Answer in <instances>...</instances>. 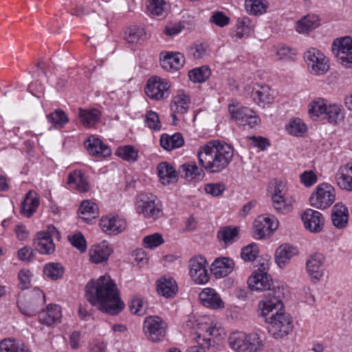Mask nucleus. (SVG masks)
<instances>
[{
  "label": "nucleus",
  "instance_id": "nucleus-1",
  "mask_svg": "<svg viewBox=\"0 0 352 352\" xmlns=\"http://www.w3.org/2000/svg\"><path fill=\"white\" fill-rule=\"evenodd\" d=\"M87 300L101 311L115 316L124 307L115 282L109 275L101 276L87 283L85 287Z\"/></svg>",
  "mask_w": 352,
  "mask_h": 352
},
{
  "label": "nucleus",
  "instance_id": "nucleus-2",
  "mask_svg": "<svg viewBox=\"0 0 352 352\" xmlns=\"http://www.w3.org/2000/svg\"><path fill=\"white\" fill-rule=\"evenodd\" d=\"M234 148L219 140H211L201 146L197 152L199 164L210 173H218L231 163Z\"/></svg>",
  "mask_w": 352,
  "mask_h": 352
},
{
  "label": "nucleus",
  "instance_id": "nucleus-3",
  "mask_svg": "<svg viewBox=\"0 0 352 352\" xmlns=\"http://www.w3.org/2000/svg\"><path fill=\"white\" fill-rule=\"evenodd\" d=\"M229 345L236 352H258L262 350L264 343L257 332H234L229 337Z\"/></svg>",
  "mask_w": 352,
  "mask_h": 352
},
{
  "label": "nucleus",
  "instance_id": "nucleus-4",
  "mask_svg": "<svg viewBox=\"0 0 352 352\" xmlns=\"http://www.w3.org/2000/svg\"><path fill=\"white\" fill-rule=\"evenodd\" d=\"M269 323V332L276 339L283 338L293 330L292 318L284 311H277L271 316L265 318Z\"/></svg>",
  "mask_w": 352,
  "mask_h": 352
},
{
  "label": "nucleus",
  "instance_id": "nucleus-5",
  "mask_svg": "<svg viewBox=\"0 0 352 352\" xmlns=\"http://www.w3.org/2000/svg\"><path fill=\"white\" fill-rule=\"evenodd\" d=\"M45 303V295L43 292L35 288L25 294L19 296L17 301L20 311L26 316L35 315L38 309Z\"/></svg>",
  "mask_w": 352,
  "mask_h": 352
},
{
  "label": "nucleus",
  "instance_id": "nucleus-6",
  "mask_svg": "<svg viewBox=\"0 0 352 352\" xmlns=\"http://www.w3.org/2000/svg\"><path fill=\"white\" fill-rule=\"evenodd\" d=\"M305 60L310 73L316 76L326 74L329 69V58L316 48L309 49L304 55Z\"/></svg>",
  "mask_w": 352,
  "mask_h": 352
},
{
  "label": "nucleus",
  "instance_id": "nucleus-7",
  "mask_svg": "<svg viewBox=\"0 0 352 352\" xmlns=\"http://www.w3.org/2000/svg\"><path fill=\"white\" fill-rule=\"evenodd\" d=\"M336 200V190L327 183L318 185L311 194L309 201L311 205L320 210L330 207Z\"/></svg>",
  "mask_w": 352,
  "mask_h": 352
},
{
  "label": "nucleus",
  "instance_id": "nucleus-8",
  "mask_svg": "<svg viewBox=\"0 0 352 352\" xmlns=\"http://www.w3.org/2000/svg\"><path fill=\"white\" fill-rule=\"evenodd\" d=\"M228 111L231 118L239 125L254 128L261 122L256 112L248 107L230 104Z\"/></svg>",
  "mask_w": 352,
  "mask_h": 352
},
{
  "label": "nucleus",
  "instance_id": "nucleus-9",
  "mask_svg": "<svg viewBox=\"0 0 352 352\" xmlns=\"http://www.w3.org/2000/svg\"><path fill=\"white\" fill-rule=\"evenodd\" d=\"M157 201V197L153 194H141L136 204L138 213L147 219H159L163 212Z\"/></svg>",
  "mask_w": 352,
  "mask_h": 352
},
{
  "label": "nucleus",
  "instance_id": "nucleus-10",
  "mask_svg": "<svg viewBox=\"0 0 352 352\" xmlns=\"http://www.w3.org/2000/svg\"><path fill=\"white\" fill-rule=\"evenodd\" d=\"M270 267L268 260L261 264L257 271L254 272L248 278V284L252 291L264 292L271 290L272 278L266 270Z\"/></svg>",
  "mask_w": 352,
  "mask_h": 352
},
{
  "label": "nucleus",
  "instance_id": "nucleus-11",
  "mask_svg": "<svg viewBox=\"0 0 352 352\" xmlns=\"http://www.w3.org/2000/svg\"><path fill=\"white\" fill-rule=\"evenodd\" d=\"M333 51L342 65L352 67V38L344 36L335 39L332 43Z\"/></svg>",
  "mask_w": 352,
  "mask_h": 352
},
{
  "label": "nucleus",
  "instance_id": "nucleus-12",
  "mask_svg": "<svg viewBox=\"0 0 352 352\" xmlns=\"http://www.w3.org/2000/svg\"><path fill=\"white\" fill-rule=\"evenodd\" d=\"M169 89L170 84L168 80L158 76H153L147 81L145 92L151 99L162 100L169 96Z\"/></svg>",
  "mask_w": 352,
  "mask_h": 352
},
{
  "label": "nucleus",
  "instance_id": "nucleus-13",
  "mask_svg": "<svg viewBox=\"0 0 352 352\" xmlns=\"http://www.w3.org/2000/svg\"><path fill=\"white\" fill-rule=\"evenodd\" d=\"M206 259L201 256H197L190 259L188 262L189 275L197 284L203 285L208 282L210 276L207 270Z\"/></svg>",
  "mask_w": 352,
  "mask_h": 352
},
{
  "label": "nucleus",
  "instance_id": "nucleus-14",
  "mask_svg": "<svg viewBox=\"0 0 352 352\" xmlns=\"http://www.w3.org/2000/svg\"><path fill=\"white\" fill-rule=\"evenodd\" d=\"M146 337L153 342L162 340L166 335V323L157 316L146 318L143 324Z\"/></svg>",
  "mask_w": 352,
  "mask_h": 352
},
{
  "label": "nucleus",
  "instance_id": "nucleus-15",
  "mask_svg": "<svg viewBox=\"0 0 352 352\" xmlns=\"http://www.w3.org/2000/svg\"><path fill=\"white\" fill-rule=\"evenodd\" d=\"M272 199L273 206L277 212L287 214L292 211L295 201L292 197L287 195L283 185L278 184L275 187Z\"/></svg>",
  "mask_w": 352,
  "mask_h": 352
},
{
  "label": "nucleus",
  "instance_id": "nucleus-16",
  "mask_svg": "<svg viewBox=\"0 0 352 352\" xmlns=\"http://www.w3.org/2000/svg\"><path fill=\"white\" fill-rule=\"evenodd\" d=\"M99 226L107 234L117 235L126 229V222L119 216L107 215L100 219Z\"/></svg>",
  "mask_w": 352,
  "mask_h": 352
},
{
  "label": "nucleus",
  "instance_id": "nucleus-17",
  "mask_svg": "<svg viewBox=\"0 0 352 352\" xmlns=\"http://www.w3.org/2000/svg\"><path fill=\"white\" fill-rule=\"evenodd\" d=\"M278 228V221L274 217H259L254 223V236L262 239Z\"/></svg>",
  "mask_w": 352,
  "mask_h": 352
},
{
  "label": "nucleus",
  "instance_id": "nucleus-18",
  "mask_svg": "<svg viewBox=\"0 0 352 352\" xmlns=\"http://www.w3.org/2000/svg\"><path fill=\"white\" fill-rule=\"evenodd\" d=\"M305 228L311 232H320L324 226V218L318 211L307 209L301 214Z\"/></svg>",
  "mask_w": 352,
  "mask_h": 352
},
{
  "label": "nucleus",
  "instance_id": "nucleus-19",
  "mask_svg": "<svg viewBox=\"0 0 352 352\" xmlns=\"http://www.w3.org/2000/svg\"><path fill=\"white\" fill-rule=\"evenodd\" d=\"M201 304L206 307L218 310L225 307V302L217 292L210 287H206L202 289L199 295Z\"/></svg>",
  "mask_w": 352,
  "mask_h": 352
},
{
  "label": "nucleus",
  "instance_id": "nucleus-20",
  "mask_svg": "<svg viewBox=\"0 0 352 352\" xmlns=\"http://www.w3.org/2000/svg\"><path fill=\"white\" fill-rule=\"evenodd\" d=\"M324 261V256L320 253H314L311 255L306 262L307 271L314 282H318L322 277L324 272L322 268Z\"/></svg>",
  "mask_w": 352,
  "mask_h": 352
},
{
  "label": "nucleus",
  "instance_id": "nucleus-21",
  "mask_svg": "<svg viewBox=\"0 0 352 352\" xmlns=\"http://www.w3.org/2000/svg\"><path fill=\"white\" fill-rule=\"evenodd\" d=\"M335 179L339 188L346 192H352V162L341 165L338 169Z\"/></svg>",
  "mask_w": 352,
  "mask_h": 352
},
{
  "label": "nucleus",
  "instance_id": "nucleus-22",
  "mask_svg": "<svg viewBox=\"0 0 352 352\" xmlns=\"http://www.w3.org/2000/svg\"><path fill=\"white\" fill-rule=\"evenodd\" d=\"M190 97L183 90L177 91L176 95L173 98L170 104L171 116L174 124L177 120L176 114H184L187 112L190 104Z\"/></svg>",
  "mask_w": 352,
  "mask_h": 352
},
{
  "label": "nucleus",
  "instance_id": "nucleus-23",
  "mask_svg": "<svg viewBox=\"0 0 352 352\" xmlns=\"http://www.w3.org/2000/svg\"><path fill=\"white\" fill-rule=\"evenodd\" d=\"M85 145L89 155L95 157L104 158L111 153V148L95 136L89 137Z\"/></svg>",
  "mask_w": 352,
  "mask_h": 352
},
{
  "label": "nucleus",
  "instance_id": "nucleus-24",
  "mask_svg": "<svg viewBox=\"0 0 352 352\" xmlns=\"http://www.w3.org/2000/svg\"><path fill=\"white\" fill-rule=\"evenodd\" d=\"M112 252L111 246L105 241L99 244L94 245L89 251L90 261L96 264L106 262Z\"/></svg>",
  "mask_w": 352,
  "mask_h": 352
},
{
  "label": "nucleus",
  "instance_id": "nucleus-25",
  "mask_svg": "<svg viewBox=\"0 0 352 352\" xmlns=\"http://www.w3.org/2000/svg\"><path fill=\"white\" fill-rule=\"evenodd\" d=\"M234 265L233 259L229 257H219L211 265V272L216 278L226 277L233 271Z\"/></svg>",
  "mask_w": 352,
  "mask_h": 352
},
{
  "label": "nucleus",
  "instance_id": "nucleus-26",
  "mask_svg": "<svg viewBox=\"0 0 352 352\" xmlns=\"http://www.w3.org/2000/svg\"><path fill=\"white\" fill-rule=\"evenodd\" d=\"M349 211L346 206L342 203L336 204L331 210V221L338 229L346 227L349 222Z\"/></svg>",
  "mask_w": 352,
  "mask_h": 352
},
{
  "label": "nucleus",
  "instance_id": "nucleus-27",
  "mask_svg": "<svg viewBox=\"0 0 352 352\" xmlns=\"http://www.w3.org/2000/svg\"><path fill=\"white\" fill-rule=\"evenodd\" d=\"M258 308L261 311L260 315L267 318L273 311L275 313L282 311L283 303L280 298L270 293L269 298H266L258 303Z\"/></svg>",
  "mask_w": 352,
  "mask_h": 352
},
{
  "label": "nucleus",
  "instance_id": "nucleus-28",
  "mask_svg": "<svg viewBox=\"0 0 352 352\" xmlns=\"http://www.w3.org/2000/svg\"><path fill=\"white\" fill-rule=\"evenodd\" d=\"M216 331L215 327L210 326L207 328L206 335H201L199 332L195 333L193 340H195L197 345L190 347L188 349V352H205V349L210 347L211 338Z\"/></svg>",
  "mask_w": 352,
  "mask_h": 352
},
{
  "label": "nucleus",
  "instance_id": "nucleus-29",
  "mask_svg": "<svg viewBox=\"0 0 352 352\" xmlns=\"http://www.w3.org/2000/svg\"><path fill=\"white\" fill-rule=\"evenodd\" d=\"M36 250L41 254H49L55 250L52 236L47 232H40L34 241Z\"/></svg>",
  "mask_w": 352,
  "mask_h": 352
},
{
  "label": "nucleus",
  "instance_id": "nucleus-30",
  "mask_svg": "<svg viewBox=\"0 0 352 352\" xmlns=\"http://www.w3.org/2000/svg\"><path fill=\"white\" fill-rule=\"evenodd\" d=\"M39 204L38 194L33 190H29L21 203V213L29 218L36 211Z\"/></svg>",
  "mask_w": 352,
  "mask_h": 352
},
{
  "label": "nucleus",
  "instance_id": "nucleus-31",
  "mask_svg": "<svg viewBox=\"0 0 352 352\" xmlns=\"http://www.w3.org/2000/svg\"><path fill=\"white\" fill-rule=\"evenodd\" d=\"M61 316V309L57 305H49L38 315L40 322L47 326L60 322Z\"/></svg>",
  "mask_w": 352,
  "mask_h": 352
},
{
  "label": "nucleus",
  "instance_id": "nucleus-32",
  "mask_svg": "<svg viewBox=\"0 0 352 352\" xmlns=\"http://www.w3.org/2000/svg\"><path fill=\"white\" fill-rule=\"evenodd\" d=\"M157 173L162 184L169 185L177 181L178 175L175 168L169 163L164 162L157 165Z\"/></svg>",
  "mask_w": 352,
  "mask_h": 352
},
{
  "label": "nucleus",
  "instance_id": "nucleus-33",
  "mask_svg": "<svg viewBox=\"0 0 352 352\" xmlns=\"http://www.w3.org/2000/svg\"><path fill=\"white\" fill-rule=\"evenodd\" d=\"M297 250L288 244H284L278 247L276 250V263L279 267L283 268L288 263L289 260L296 254Z\"/></svg>",
  "mask_w": 352,
  "mask_h": 352
},
{
  "label": "nucleus",
  "instance_id": "nucleus-34",
  "mask_svg": "<svg viewBox=\"0 0 352 352\" xmlns=\"http://www.w3.org/2000/svg\"><path fill=\"white\" fill-rule=\"evenodd\" d=\"M252 97L256 103L264 107L273 101V96L269 86L265 85H256L253 89Z\"/></svg>",
  "mask_w": 352,
  "mask_h": 352
},
{
  "label": "nucleus",
  "instance_id": "nucleus-35",
  "mask_svg": "<svg viewBox=\"0 0 352 352\" xmlns=\"http://www.w3.org/2000/svg\"><path fill=\"white\" fill-rule=\"evenodd\" d=\"M68 185L72 188L76 189L80 192H87L89 190V185L80 170H75L68 176Z\"/></svg>",
  "mask_w": 352,
  "mask_h": 352
},
{
  "label": "nucleus",
  "instance_id": "nucleus-36",
  "mask_svg": "<svg viewBox=\"0 0 352 352\" xmlns=\"http://www.w3.org/2000/svg\"><path fill=\"white\" fill-rule=\"evenodd\" d=\"M184 56L179 52L167 53L161 58V65L167 70H177L184 65Z\"/></svg>",
  "mask_w": 352,
  "mask_h": 352
},
{
  "label": "nucleus",
  "instance_id": "nucleus-37",
  "mask_svg": "<svg viewBox=\"0 0 352 352\" xmlns=\"http://www.w3.org/2000/svg\"><path fill=\"white\" fill-rule=\"evenodd\" d=\"M78 118L80 123L87 128H91L99 121L100 112L96 109H79Z\"/></svg>",
  "mask_w": 352,
  "mask_h": 352
},
{
  "label": "nucleus",
  "instance_id": "nucleus-38",
  "mask_svg": "<svg viewBox=\"0 0 352 352\" xmlns=\"http://www.w3.org/2000/svg\"><path fill=\"white\" fill-rule=\"evenodd\" d=\"M157 292L166 298H171L177 292V285L173 278H162L157 281Z\"/></svg>",
  "mask_w": 352,
  "mask_h": 352
},
{
  "label": "nucleus",
  "instance_id": "nucleus-39",
  "mask_svg": "<svg viewBox=\"0 0 352 352\" xmlns=\"http://www.w3.org/2000/svg\"><path fill=\"white\" fill-rule=\"evenodd\" d=\"M184 138L179 133H175L173 135L163 134L160 138V145L166 151H171L180 148L184 145Z\"/></svg>",
  "mask_w": 352,
  "mask_h": 352
},
{
  "label": "nucleus",
  "instance_id": "nucleus-40",
  "mask_svg": "<svg viewBox=\"0 0 352 352\" xmlns=\"http://www.w3.org/2000/svg\"><path fill=\"white\" fill-rule=\"evenodd\" d=\"M0 352H30V350L25 343L7 338L0 342Z\"/></svg>",
  "mask_w": 352,
  "mask_h": 352
},
{
  "label": "nucleus",
  "instance_id": "nucleus-41",
  "mask_svg": "<svg viewBox=\"0 0 352 352\" xmlns=\"http://www.w3.org/2000/svg\"><path fill=\"white\" fill-rule=\"evenodd\" d=\"M286 131L295 137H303L307 132V126L298 118L291 119L285 126Z\"/></svg>",
  "mask_w": 352,
  "mask_h": 352
},
{
  "label": "nucleus",
  "instance_id": "nucleus-42",
  "mask_svg": "<svg viewBox=\"0 0 352 352\" xmlns=\"http://www.w3.org/2000/svg\"><path fill=\"white\" fill-rule=\"evenodd\" d=\"M269 3L266 0H245L246 11L252 15H261L266 12Z\"/></svg>",
  "mask_w": 352,
  "mask_h": 352
},
{
  "label": "nucleus",
  "instance_id": "nucleus-43",
  "mask_svg": "<svg viewBox=\"0 0 352 352\" xmlns=\"http://www.w3.org/2000/svg\"><path fill=\"white\" fill-rule=\"evenodd\" d=\"M236 25L235 36L239 39L249 36L254 28L250 19L247 16L239 18Z\"/></svg>",
  "mask_w": 352,
  "mask_h": 352
},
{
  "label": "nucleus",
  "instance_id": "nucleus-44",
  "mask_svg": "<svg viewBox=\"0 0 352 352\" xmlns=\"http://www.w3.org/2000/svg\"><path fill=\"white\" fill-rule=\"evenodd\" d=\"M324 117L327 118L329 123L336 124L343 120L344 118V111L341 105L337 104H329L327 107Z\"/></svg>",
  "mask_w": 352,
  "mask_h": 352
},
{
  "label": "nucleus",
  "instance_id": "nucleus-45",
  "mask_svg": "<svg viewBox=\"0 0 352 352\" xmlns=\"http://www.w3.org/2000/svg\"><path fill=\"white\" fill-rule=\"evenodd\" d=\"M319 25L318 18L315 15H307L298 21L296 31L299 33L308 32Z\"/></svg>",
  "mask_w": 352,
  "mask_h": 352
},
{
  "label": "nucleus",
  "instance_id": "nucleus-46",
  "mask_svg": "<svg viewBox=\"0 0 352 352\" xmlns=\"http://www.w3.org/2000/svg\"><path fill=\"white\" fill-rule=\"evenodd\" d=\"M116 155L123 160L134 162L138 158V151L133 146L124 145L116 149Z\"/></svg>",
  "mask_w": 352,
  "mask_h": 352
},
{
  "label": "nucleus",
  "instance_id": "nucleus-47",
  "mask_svg": "<svg viewBox=\"0 0 352 352\" xmlns=\"http://www.w3.org/2000/svg\"><path fill=\"white\" fill-rule=\"evenodd\" d=\"M328 104L322 98H318L312 101L309 105V113L311 118H318L324 116L327 111Z\"/></svg>",
  "mask_w": 352,
  "mask_h": 352
},
{
  "label": "nucleus",
  "instance_id": "nucleus-48",
  "mask_svg": "<svg viewBox=\"0 0 352 352\" xmlns=\"http://www.w3.org/2000/svg\"><path fill=\"white\" fill-rule=\"evenodd\" d=\"M182 173L184 177L189 179H199L204 176L202 169L199 168L195 163H187L181 166Z\"/></svg>",
  "mask_w": 352,
  "mask_h": 352
},
{
  "label": "nucleus",
  "instance_id": "nucleus-49",
  "mask_svg": "<svg viewBox=\"0 0 352 352\" xmlns=\"http://www.w3.org/2000/svg\"><path fill=\"white\" fill-rule=\"evenodd\" d=\"M210 69L207 66L195 68L188 72V77L193 82H205L210 76Z\"/></svg>",
  "mask_w": 352,
  "mask_h": 352
},
{
  "label": "nucleus",
  "instance_id": "nucleus-50",
  "mask_svg": "<svg viewBox=\"0 0 352 352\" xmlns=\"http://www.w3.org/2000/svg\"><path fill=\"white\" fill-rule=\"evenodd\" d=\"M47 120L56 128H63L69 122L65 112L60 109L49 114Z\"/></svg>",
  "mask_w": 352,
  "mask_h": 352
},
{
  "label": "nucleus",
  "instance_id": "nucleus-51",
  "mask_svg": "<svg viewBox=\"0 0 352 352\" xmlns=\"http://www.w3.org/2000/svg\"><path fill=\"white\" fill-rule=\"evenodd\" d=\"M80 212L85 220L89 217L96 218L98 215V208L95 203L89 200L83 201L80 206Z\"/></svg>",
  "mask_w": 352,
  "mask_h": 352
},
{
  "label": "nucleus",
  "instance_id": "nucleus-52",
  "mask_svg": "<svg viewBox=\"0 0 352 352\" xmlns=\"http://www.w3.org/2000/svg\"><path fill=\"white\" fill-rule=\"evenodd\" d=\"M239 232L236 228L225 227L218 232V238L228 245L236 241Z\"/></svg>",
  "mask_w": 352,
  "mask_h": 352
},
{
  "label": "nucleus",
  "instance_id": "nucleus-53",
  "mask_svg": "<svg viewBox=\"0 0 352 352\" xmlns=\"http://www.w3.org/2000/svg\"><path fill=\"white\" fill-rule=\"evenodd\" d=\"M164 0H150L147 5V12L152 16H163L165 12Z\"/></svg>",
  "mask_w": 352,
  "mask_h": 352
},
{
  "label": "nucleus",
  "instance_id": "nucleus-54",
  "mask_svg": "<svg viewBox=\"0 0 352 352\" xmlns=\"http://www.w3.org/2000/svg\"><path fill=\"white\" fill-rule=\"evenodd\" d=\"M44 272L51 279L57 280L63 276L64 269L60 264L52 263L45 267Z\"/></svg>",
  "mask_w": 352,
  "mask_h": 352
},
{
  "label": "nucleus",
  "instance_id": "nucleus-55",
  "mask_svg": "<svg viewBox=\"0 0 352 352\" xmlns=\"http://www.w3.org/2000/svg\"><path fill=\"white\" fill-rule=\"evenodd\" d=\"M129 309L132 314L142 316L146 313L147 304L143 298L134 297L129 304Z\"/></svg>",
  "mask_w": 352,
  "mask_h": 352
},
{
  "label": "nucleus",
  "instance_id": "nucleus-56",
  "mask_svg": "<svg viewBox=\"0 0 352 352\" xmlns=\"http://www.w3.org/2000/svg\"><path fill=\"white\" fill-rule=\"evenodd\" d=\"M145 35L146 33L143 28L134 27L128 30L126 40L128 43H137L140 40H143Z\"/></svg>",
  "mask_w": 352,
  "mask_h": 352
},
{
  "label": "nucleus",
  "instance_id": "nucleus-57",
  "mask_svg": "<svg viewBox=\"0 0 352 352\" xmlns=\"http://www.w3.org/2000/svg\"><path fill=\"white\" fill-rule=\"evenodd\" d=\"M258 253V245L255 243H252L241 250V256L245 261H252L256 258Z\"/></svg>",
  "mask_w": 352,
  "mask_h": 352
},
{
  "label": "nucleus",
  "instance_id": "nucleus-58",
  "mask_svg": "<svg viewBox=\"0 0 352 352\" xmlns=\"http://www.w3.org/2000/svg\"><path fill=\"white\" fill-rule=\"evenodd\" d=\"M68 240L71 244L80 252H85L87 249L86 240L81 232H77L72 236H68Z\"/></svg>",
  "mask_w": 352,
  "mask_h": 352
},
{
  "label": "nucleus",
  "instance_id": "nucleus-59",
  "mask_svg": "<svg viewBox=\"0 0 352 352\" xmlns=\"http://www.w3.org/2000/svg\"><path fill=\"white\" fill-rule=\"evenodd\" d=\"M143 243L145 248L153 249L162 245L164 243V239L160 233H154L145 236Z\"/></svg>",
  "mask_w": 352,
  "mask_h": 352
},
{
  "label": "nucleus",
  "instance_id": "nucleus-60",
  "mask_svg": "<svg viewBox=\"0 0 352 352\" xmlns=\"http://www.w3.org/2000/svg\"><path fill=\"white\" fill-rule=\"evenodd\" d=\"M296 55V52L294 49L285 45L279 46L276 52L277 58L283 60H293Z\"/></svg>",
  "mask_w": 352,
  "mask_h": 352
},
{
  "label": "nucleus",
  "instance_id": "nucleus-61",
  "mask_svg": "<svg viewBox=\"0 0 352 352\" xmlns=\"http://www.w3.org/2000/svg\"><path fill=\"white\" fill-rule=\"evenodd\" d=\"M145 123L146 126L151 129L159 131L161 129L159 116L155 111H149L146 113L145 116Z\"/></svg>",
  "mask_w": 352,
  "mask_h": 352
},
{
  "label": "nucleus",
  "instance_id": "nucleus-62",
  "mask_svg": "<svg viewBox=\"0 0 352 352\" xmlns=\"http://www.w3.org/2000/svg\"><path fill=\"white\" fill-rule=\"evenodd\" d=\"M230 18L223 12L216 11L212 13L210 19L212 23L215 24L219 27H224L230 23Z\"/></svg>",
  "mask_w": 352,
  "mask_h": 352
},
{
  "label": "nucleus",
  "instance_id": "nucleus-63",
  "mask_svg": "<svg viewBox=\"0 0 352 352\" xmlns=\"http://www.w3.org/2000/svg\"><path fill=\"white\" fill-rule=\"evenodd\" d=\"M189 54L195 59H201L208 55V46L203 43L197 44L189 50Z\"/></svg>",
  "mask_w": 352,
  "mask_h": 352
},
{
  "label": "nucleus",
  "instance_id": "nucleus-64",
  "mask_svg": "<svg viewBox=\"0 0 352 352\" xmlns=\"http://www.w3.org/2000/svg\"><path fill=\"white\" fill-rule=\"evenodd\" d=\"M225 190V186L221 183L208 184L205 186L206 193L217 197L221 195Z\"/></svg>",
  "mask_w": 352,
  "mask_h": 352
}]
</instances>
